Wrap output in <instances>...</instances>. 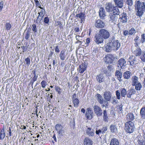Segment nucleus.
I'll return each instance as SVG.
<instances>
[{
    "label": "nucleus",
    "instance_id": "obj_1",
    "mask_svg": "<svg viewBox=\"0 0 145 145\" xmlns=\"http://www.w3.org/2000/svg\"><path fill=\"white\" fill-rule=\"evenodd\" d=\"M135 7L138 10L136 15L139 17L141 16L144 13V11H145V2L136 1L135 2Z\"/></svg>",
    "mask_w": 145,
    "mask_h": 145
},
{
    "label": "nucleus",
    "instance_id": "obj_2",
    "mask_svg": "<svg viewBox=\"0 0 145 145\" xmlns=\"http://www.w3.org/2000/svg\"><path fill=\"white\" fill-rule=\"evenodd\" d=\"M120 13L118 7L117 6L115 7L112 12L109 14L108 16L110 20L115 23L117 20L118 18V16L119 15Z\"/></svg>",
    "mask_w": 145,
    "mask_h": 145
},
{
    "label": "nucleus",
    "instance_id": "obj_3",
    "mask_svg": "<svg viewBox=\"0 0 145 145\" xmlns=\"http://www.w3.org/2000/svg\"><path fill=\"white\" fill-rule=\"evenodd\" d=\"M135 129L134 123L131 121H128L125 124L124 130L126 132L131 133L134 131Z\"/></svg>",
    "mask_w": 145,
    "mask_h": 145
},
{
    "label": "nucleus",
    "instance_id": "obj_4",
    "mask_svg": "<svg viewBox=\"0 0 145 145\" xmlns=\"http://www.w3.org/2000/svg\"><path fill=\"white\" fill-rule=\"evenodd\" d=\"M55 128L59 137L61 138L65 135V130L64 127L60 124H56Z\"/></svg>",
    "mask_w": 145,
    "mask_h": 145
},
{
    "label": "nucleus",
    "instance_id": "obj_5",
    "mask_svg": "<svg viewBox=\"0 0 145 145\" xmlns=\"http://www.w3.org/2000/svg\"><path fill=\"white\" fill-rule=\"evenodd\" d=\"M111 44L112 46L113 50L116 51L120 48V44L118 40H115V38L113 37L109 39Z\"/></svg>",
    "mask_w": 145,
    "mask_h": 145
},
{
    "label": "nucleus",
    "instance_id": "obj_6",
    "mask_svg": "<svg viewBox=\"0 0 145 145\" xmlns=\"http://www.w3.org/2000/svg\"><path fill=\"white\" fill-rule=\"evenodd\" d=\"M99 33L105 39L108 38L110 36L109 32L105 29H101L99 31Z\"/></svg>",
    "mask_w": 145,
    "mask_h": 145
},
{
    "label": "nucleus",
    "instance_id": "obj_7",
    "mask_svg": "<svg viewBox=\"0 0 145 145\" xmlns=\"http://www.w3.org/2000/svg\"><path fill=\"white\" fill-rule=\"evenodd\" d=\"M95 26L97 28L102 29L105 27V25L104 22L100 19H98L95 20Z\"/></svg>",
    "mask_w": 145,
    "mask_h": 145
},
{
    "label": "nucleus",
    "instance_id": "obj_8",
    "mask_svg": "<svg viewBox=\"0 0 145 145\" xmlns=\"http://www.w3.org/2000/svg\"><path fill=\"white\" fill-rule=\"evenodd\" d=\"M93 108L94 112L98 117L101 116L102 115L103 110L100 107L96 105H95Z\"/></svg>",
    "mask_w": 145,
    "mask_h": 145
},
{
    "label": "nucleus",
    "instance_id": "obj_9",
    "mask_svg": "<svg viewBox=\"0 0 145 145\" xmlns=\"http://www.w3.org/2000/svg\"><path fill=\"white\" fill-rule=\"evenodd\" d=\"M115 59V57L113 55L108 54L105 56L104 60L107 63H112Z\"/></svg>",
    "mask_w": 145,
    "mask_h": 145
},
{
    "label": "nucleus",
    "instance_id": "obj_10",
    "mask_svg": "<svg viewBox=\"0 0 145 145\" xmlns=\"http://www.w3.org/2000/svg\"><path fill=\"white\" fill-rule=\"evenodd\" d=\"M94 38V40L95 42L97 44H101L103 42L104 39L99 33L95 34Z\"/></svg>",
    "mask_w": 145,
    "mask_h": 145
},
{
    "label": "nucleus",
    "instance_id": "obj_11",
    "mask_svg": "<svg viewBox=\"0 0 145 145\" xmlns=\"http://www.w3.org/2000/svg\"><path fill=\"white\" fill-rule=\"evenodd\" d=\"M117 65L119 67H120L121 69H123L127 65L126 61L125 59L123 58H120L118 60Z\"/></svg>",
    "mask_w": 145,
    "mask_h": 145
},
{
    "label": "nucleus",
    "instance_id": "obj_12",
    "mask_svg": "<svg viewBox=\"0 0 145 145\" xmlns=\"http://www.w3.org/2000/svg\"><path fill=\"white\" fill-rule=\"evenodd\" d=\"M115 7L111 3H107L105 5V9L107 12H112Z\"/></svg>",
    "mask_w": 145,
    "mask_h": 145
},
{
    "label": "nucleus",
    "instance_id": "obj_13",
    "mask_svg": "<svg viewBox=\"0 0 145 145\" xmlns=\"http://www.w3.org/2000/svg\"><path fill=\"white\" fill-rule=\"evenodd\" d=\"M94 113L93 110L90 108H87L86 113V115L88 119H91L93 117Z\"/></svg>",
    "mask_w": 145,
    "mask_h": 145
},
{
    "label": "nucleus",
    "instance_id": "obj_14",
    "mask_svg": "<svg viewBox=\"0 0 145 145\" xmlns=\"http://www.w3.org/2000/svg\"><path fill=\"white\" fill-rule=\"evenodd\" d=\"M120 23H124L127 22L128 20L127 16L126 14L123 13L120 17Z\"/></svg>",
    "mask_w": 145,
    "mask_h": 145
},
{
    "label": "nucleus",
    "instance_id": "obj_15",
    "mask_svg": "<svg viewBox=\"0 0 145 145\" xmlns=\"http://www.w3.org/2000/svg\"><path fill=\"white\" fill-rule=\"evenodd\" d=\"M131 65L133 66L137 63V61L136 57L134 56H130L129 59V61Z\"/></svg>",
    "mask_w": 145,
    "mask_h": 145
},
{
    "label": "nucleus",
    "instance_id": "obj_16",
    "mask_svg": "<svg viewBox=\"0 0 145 145\" xmlns=\"http://www.w3.org/2000/svg\"><path fill=\"white\" fill-rule=\"evenodd\" d=\"M116 6L120 8L123 7V0H113Z\"/></svg>",
    "mask_w": 145,
    "mask_h": 145
},
{
    "label": "nucleus",
    "instance_id": "obj_17",
    "mask_svg": "<svg viewBox=\"0 0 145 145\" xmlns=\"http://www.w3.org/2000/svg\"><path fill=\"white\" fill-rule=\"evenodd\" d=\"M86 133L89 137H93L95 134V131L90 127H88L86 130Z\"/></svg>",
    "mask_w": 145,
    "mask_h": 145
},
{
    "label": "nucleus",
    "instance_id": "obj_18",
    "mask_svg": "<svg viewBox=\"0 0 145 145\" xmlns=\"http://www.w3.org/2000/svg\"><path fill=\"white\" fill-rule=\"evenodd\" d=\"M99 15L100 18L102 19H104L106 16L105 11V9L103 7H101L99 10Z\"/></svg>",
    "mask_w": 145,
    "mask_h": 145
},
{
    "label": "nucleus",
    "instance_id": "obj_19",
    "mask_svg": "<svg viewBox=\"0 0 145 145\" xmlns=\"http://www.w3.org/2000/svg\"><path fill=\"white\" fill-rule=\"evenodd\" d=\"M105 51L106 52H111L113 50L112 46L109 40V42L105 46Z\"/></svg>",
    "mask_w": 145,
    "mask_h": 145
},
{
    "label": "nucleus",
    "instance_id": "obj_20",
    "mask_svg": "<svg viewBox=\"0 0 145 145\" xmlns=\"http://www.w3.org/2000/svg\"><path fill=\"white\" fill-rule=\"evenodd\" d=\"M104 97L107 101H110L112 96L111 93L109 91H105L104 94Z\"/></svg>",
    "mask_w": 145,
    "mask_h": 145
},
{
    "label": "nucleus",
    "instance_id": "obj_21",
    "mask_svg": "<svg viewBox=\"0 0 145 145\" xmlns=\"http://www.w3.org/2000/svg\"><path fill=\"white\" fill-rule=\"evenodd\" d=\"M76 17L81 20V23L84 22L85 20V12H80L76 15Z\"/></svg>",
    "mask_w": 145,
    "mask_h": 145
},
{
    "label": "nucleus",
    "instance_id": "obj_22",
    "mask_svg": "<svg viewBox=\"0 0 145 145\" xmlns=\"http://www.w3.org/2000/svg\"><path fill=\"white\" fill-rule=\"evenodd\" d=\"M87 65L85 64L84 65L83 63L81 65H80L79 66L78 70L79 69V71L81 73H83L86 69Z\"/></svg>",
    "mask_w": 145,
    "mask_h": 145
},
{
    "label": "nucleus",
    "instance_id": "obj_23",
    "mask_svg": "<svg viewBox=\"0 0 145 145\" xmlns=\"http://www.w3.org/2000/svg\"><path fill=\"white\" fill-rule=\"evenodd\" d=\"M93 142L89 138L86 137L84 140V145H92Z\"/></svg>",
    "mask_w": 145,
    "mask_h": 145
},
{
    "label": "nucleus",
    "instance_id": "obj_24",
    "mask_svg": "<svg viewBox=\"0 0 145 145\" xmlns=\"http://www.w3.org/2000/svg\"><path fill=\"white\" fill-rule=\"evenodd\" d=\"M128 93H127V97L130 98L131 97L132 95L135 93L136 91L135 90V89L133 88H131L130 90H128Z\"/></svg>",
    "mask_w": 145,
    "mask_h": 145
},
{
    "label": "nucleus",
    "instance_id": "obj_25",
    "mask_svg": "<svg viewBox=\"0 0 145 145\" xmlns=\"http://www.w3.org/2000/svg\"><path fill=\"white\" fill-rule=\"evenodd\" d=\"M109 129L110 132L112 133H116L117 132L118 129L116 125H111L110 126Z\"/></svg>",
    "mask_w": 145,
    "mask_h": 145
},
{
    "label": "nucleus",
    "instance_id": "obj_26",
    "mask_svg": "<svg viewBox=\"0 0 145 145\" xmlns=\"http://www.w3.org/2000/svg\"><path fill=\"white\" fill-rule=\"evenodd\" d=\"M126 118L128 121H131L135 119L134 114L131 113H129L126 115Z\"/></svg>",
    "mask_w": 145,
    "mask_h": 145
},
{
    "label": "nucleus",
    "instance_id": "obj_27",
    "mask_svg": "<svg viewBox=\"0 0 145 145\" xmlns=\"http://www.w3.org/2000/svg\"><path fill=\"white\" fill-rule=\"evenodd\" d=\"M65 50H62L61 51L59 55V57L60 59L63 60L65 59L66 57V55L65 54Z\"/></svg>",
    "mask_w": 145,
    "mask_h": 145
},
{
    "label": "nucleus",
    "instance_id": "obj_28",
    "mask_svg": "<svg viewBox=\"0 0 145 145\" xmlns=\"http://www.w3.org/2000/svg\"><path fill=\"white\" fill-rule=\"evenodd\" d=\"M110 145H119L118 140L115 138L111 139Z\"/></svg>",
    "mask_w": 145,
    "mask_h": 145
},
{
    "label": "nucleus",
    "instance_id": "obj_29",
    "mask_svg": "<svg viewBox=\"0 0 145 145\" xmlns=\"http://www.w3.org/2000/svg\"><path fill=\"white\" fill-rule=\"evenodd\" d=\"M138 78L136 76H134L132 79V85L133 86L139 82L138 81Z\"/></svg>",
    "mask_w": 145,
    "mask_h": 145
},
{
    "label": "nucleus",
    "instance_id": "obj_30",
    "mask_svg": "<svg viewBox=\"0 0 145 145\" xmlns=\"http://www.w3.org/2000/svg\"><path fill=\"white\" fill-rule=\"evenodd\" d=\"M96 96L97 97V100L99 103L100 104H103V103L104 100L102 96L99 94H97Z\"/></svg>",
    "mask_w": 145,
    "mask_h": 145
},
{
    "label": "nucleus",
    "instance_id": "obj_31",
    "mask_svg": "<svg viewBox=\"0 0 145 145\" xmlns=\"http://www.w3.org/2000/svg\"><path fill=\"white\" fill-rule=\"evenodd\" d=\"M115 76H117L118 79L120 82L122 80L121 78L122 76V73L121 72L118 70L116 71L115 73Z\"/></svg>",
    "mask_w": 145,
    "mask_h": 145
},
{
    "label": "nucleus",
    "instance_id": "obj_32",
    "mask_svg": "<svg viewBox=\"0 0 145 145\" xmlns=\"http://www.w3.org/2000/svg\"><path fill=\"white\" fill-rule=\"evenodd\" d=\"M103 77H104L102 75L99 74L97 76L96 78L97 81L100 83L103 82Z\"/></svg>",
    "mask_w": 145,
    "mask_h": 145
},
{
    "label": "nucleus",
    "instance_id": "obj_33",
    "mask_svg": "<svg viewBox=\"0 0 145 145\" xmlns=\"http://www.w3.org/2000/svg\"><path fill=\"white\" fill-rule=\"evenodd\" d=\"M103 119L106 122L108 121V116L107 111L106 110H105L103 111Z\"/></svg>",
    "mask_w": 145,
    "mask_h": 145
},
{
    "label": "nucleus",
    "instance_id": "obj_34",
    "mask_svg": "<svg viewBox=\"0 0 145 145\" xmlns=\"http://www.w3.org/2000/svg\"><path fill=\"white\" fill-rule=\"evenodd\" d=\"M135 54L136 56H139L141 54V50L139 48H137L136 50L134 51Z\"/></svg>",
    "mask_w": 145,
    "mask_h": 145
},
{
    "label": "nucleus",
    "instance_id": "obj_35",
    "mask_svg": "<svg viewBox=\"0 0 145 145\" xmlns=\"http://www.w3.org/2000/svg\"><path fill=\"white\" fill-rule=\"evenodd\" d=\"M130 74L131 72L129 71H126L124 73L123 76L124 78L128 79L130 77Z\"/></svg>",
    "mask_w": 145,
    "mask_h": 145
},
{
    "label": "nucleus",
    "instance_id": "obj_36",
    "mask_svg": "<svg viewBox=\"0 0 145 145\" xmlns=\"http://www.w3.org/2000/svg\"><path fill=\"white\" fill-rule=\"evenodd\" d=\"M137 141L138 145H145V140L142 138H139Z\"/></svg>",
    "mask_w": 145,
    "mask_h": 145
},
{
    "label": "nucleus",
    "instance_id": "obj_37",
    "mask_svg": "<svg viewBox=\"0 0 145 145\" xmlns=\"http://www.w3.org/2000/svg\"><path fill=\"white\" fill-rule=\"evenodd\" d=\"M5 136V133L4 132V129L3 128L1 131L0 133V138L1 140H3Z\"/></svg>",
    "mask_w": 145,
    "mask_h": 145
},
{
    "label": "nucleus",
    "instance_id": "obj_38",
    "mask_svg": "<svg viewBox=\"0 0 145 145\" xmlns=\"http://www.w3.org/2000/svg\"><path fill=\"white\" fill-rule=\"evenodd\" d=\"M134 86H135V89L137 90L138 91L140 90L142 87V86L140 82L137 83Z\"/></svg>",
    "mask_w": 145,
    "mask_h": 145
},
{
    "label": "nucleus",
    "instance_id": "obj_39",
    "mask_svg": "<svg viewBox=\"0 0 145 145\" xmlns=\"http://www.w3.org/2000/svg\"><path fill=\"white\" fill-rule=\"evenodd\" d=\"M72 101L74 104V106L75 107H77L78 106V104L79 103V101L78 99L76 98L72 100Z\"/></svg>",
    "mask_w": 145,
    "mask_h": 145
},
{
    "label": "nucleus",
    "instance_id": "obj_40",
    "mask_svg": "<svg viewBox=\"0 0 145 145\" xmlns=\"http://www.w3.org/2000/svg\"><path fill=\"white\" fill-rule=\"evenodd\" d=\"M127 91L124 88H122L121 90V95L123 97H125V95L127 94Z\"/></svg>",
    "mask_w": 145,
    "mask_h": 145
},
{
    "label": "nucleus",
    "instance_id": "obj_41",
    "mask_svg": "<svg viewBox=\"0 0 145 145\" xmlns=\"http://www.w3.org/2000/svg\"><path fill=\"white\" fill-rule=\"evenodd\" d=\"M44 15H41L40 17H37L36 20V23H39L40 24L41 23V20H42V18H43Z\"/></svg>",
    "mask_w": 145,
    "mask_h": 145
},
{
    "label": "nucleus",
    "instance_id": "obj_42",
    "mask_svg": "<svg viewBox=\"0 0 145 145\" xmlns=\"http://www.w3.org/2000/svg\"><path fill=\"white\" fill-rule=\"evenodd\" d=\"M55 89L58 92L59 94H60L61 93L62 89L59 87L57 86H55Z\"/></svg>",
    "mask_w": 145,
    "mask_h": 145
},
{
    "label": "nucleus",
    "instance_id": "obj_43",
    "mask_svg": "<svg viewBox=\"0 0 145 145\" xmlns=\"http://www.w3.org/2000/svg\"><path fill=\"white\" fill-rule=\"evenodd\" d=\"M31 33V29H27L26 34L25 37V38L26 40H27L30 36V34Z\"/></svg>",
    "mask_w": 145,
    "mask_h": 145
},
{
    "label": "nucleus",
    "instance_id": "obj_44",
    "mask_svg": "<svg viewBox=\"0 0 145 145\" xmlns=\"http://www.w3.org/2000/svg\"><path fill=\"white\" fill-rule=\"evenodd\" d=\"M5 27L6 30H9L11 28V26L9 23L7 22L5 24Z\"/></svg>",
    "mask_w": 145,
    "mask_h": 145
},
{
    "label": "nucleus",
    "instance_id": "obj_45",
    "mask_svg": "<svg viewBox=\"0 0 145 145\" xmlns=\"http://www.w3.org/2000/svg\"><path fill=\"white\" fill-rule=\"evenodd\" d=\"M129 31V35H132L133 34L135 33V30L133 28H132Z\"/></svg>",
    "mask_w": 145,
    "mask_h": 145
},
{
    "label": "nucleus",
    "instance_id": "obj_46",
    "mask_svg": "<svg viewBox=\"0 0 145 145\" xmlns=\"http://www.w3.org/2000/svg\"><path fill=\"white\" fill-rule=\"evenodd\" d=\"M126 3L129 6H131L133 4V0H126Z\"/></svg>",
    "mask_w": 145,
    "mask_h": 145
},
{
    "label": "nucleus",
    "instance_id": "obj_47",
    "mask_svg": "<svg viewBox=\"0 0 145 145\" xmlns=\"http://www.w3.org/2000/svg\"><path fill=\"white\" fill-rule=\"evenodd\" d=\"M116 95L117 99H120V93L119 90H117L116 91Z\"/></svg>",
    "mask_w": 145,
    "mask_h": 145
},
{
    "label": "nucleus",
    "instance_id": "obj_48",
    "mask_svg": "<svg viewBox=\"0 0 145 145\" xmlns=\"http://www.w3.org/2000/svg\"><path fill=\"white\" fill-rule=\"evenodd\" d=\"M140 58L142 61L145 62V53H143L141 55Z\"/></svg>",
    "mask_w": 145,
    "mask_h": 145
},
{
    "label": "nucleus",
    "instance_id": "obj_49",
    "mask_svg": "<svg viewBox=\"0 0 145 145\" xmlns=\"http://www.w3.org/2000/svg\"><path fill=\"white\" fill-rule=\"evenodd\" d=\"M107 129V127L105 126L103 127L101 129V133L103 134L105 133Z\"/></svg>",
    "mask_w": 145,
    "mask_h": 145
},
{
    "label": "nucleus",
    "instance_id": "obj_50",
    "mask_svg": "<svg viewBox=\"0 0 145 145\" xmlns=\"http://www.w3.org/2000/svg\"><path fill=\"white\" fill-rule=\"evenodd\" d=\"M25 60L26 62V64L29 66L30 64V60L29 58L28 57L25 59Z\"/></svg>",
    "mask_w": 145,
    "mask_h": 145
},
{
    "label": "nucleus",
    "instance_id": "obj_51",
    "mask_svg": "<svg viewBox=\"0 0 145 145\" xmlns=\"http://www.w3.org/2000/svg\"><path fill=\"white\" fill-rule=\"evenodd\" d=\"M140 41L142 43L145 41V34H143L141 35V39Z\"/></svg>",
    "mask_w": 145,
    "mask_h": 145
},
{
    "label": "nucleus",
    "instance_id": "obj_52",
    "mask_svg": "<svg viewBox=\"0 0 145 145\" xmlns=\"http://www.w3.org/2000/svg\"><path fill=\"white\" fill-rule=\"evenodd\" d=\"M40 84L42 87L43 88H44L46 85V82L44 80H42Z\"/></svg>",
    "mask_w": 145,
    "mask_h": 145
},
{
    "label": "nucleus",
    "instance_id": "obj_53",
    "mask_svg": "<svg viewBox=\"0 0 145 145\" xmlns=\"http://www.w3.org/2000/svg\"><path fill=\"white\" fill-rule=\"evenodd\" d=\"M32 30L35 32H37V29L36 28V26L35 24H33L32 25Z\"/></svg>",
    "mask_w": 145,
    "mask_h": 145
},
{
    "label": "nucleus",
    "instance_id": "obj_54",
    "mask_svg": "<svg viewBox=\"0 0 145 145\" xmlns=\"http://www.w3.org/2000/svg\"><path fill=\"white\" fill-rule=\"evenodd\" d=\"M49 21V19L48 17L44 18V22L46 24H48Z\"/></svg>",
    "mask_w": 145,
    "mask_h": 145
},
{
    "label": "nucleus",
    "instance_id": "obj_55",
    "mask_svg": "<svg viewBox=\"0 0 145 145\" xmlns=\"http://www.w3.org/2000/svg\"><path fill=\"white\" fill-rule=\"evenodd\" d=\"M107 69L110 71H112L114 69V67L112 65H109L107 67Z\"/></svg>",
    "mask_w": 145,
    "mask_h": 145
},
{
    "label": "nucleus",
    "instance_id": "obj_56",
    "mask_svg": "<svg viewBox=\"0 0 145 145\" xmlns=\"http://www.w3.org/2000/svg\"><path fill=\"white\" fill-rule=\"evenodd\" d=\"M4 2L2 1L0 2V12L2 11V9L3 7Z\"/></svg>",
    "mask_w": 145,
    "mask_h": 145
},
{
    "label": "nucleus",
    "instance_id": "obj_57",
    "mask_svg": "<svg viewBox=\"0 0 145 145\" xmlns=\"http://www.w3.org/2000/svg\"><path fill=\"white\" fill-rule=\"evenodd\" d=\"M107 101L106 99H105V100H103V103L106 105V108H107L108 106V101Z\"/></svg>",
    "mask_w": 145,
    "mask_h": 145
},
{
    "label": "nucleus",
    "instance_id": "obj_58",
    "mask_svg": "<svg viewBox=\"0 0 145 145\" xmlns=\"http://www.w3.org/2000/svg\"><path fill=\"white\" fill-rule=\"evenodd\" d=\"M91 50L92 51H93V52L96 53L98 51V49L97 48H91Z\"/></svg>",
    "mask_w": 145,
    "mask_h": 145
},
{
    "label": "nucleus",
    "instance_id": "obj_59",
    "mask_svg": "<svg viewBox=\"0 0 145 145\" xmlns=\"http://www.w3.org/2000/svg\"><path fill=\"white\" fill-rule=\"evenodd\" d=\"M62 23H61V22L57 21L55 22V26H58L61 24Z\"/></svg>",
    "mask_w": 145,
    "mask_h": 145
},
{
    "label": "nucleus",
    "instance_id": "obj_60",
    "mask_svg": "<svg viewBox=\"0 0 145 145\" xmlns=\"http://www.w3.org/2000/svg\"><path fill=\"white\" fill-rule=\"evenodd\" d=\"M37 77H38L37 75H34V76L32 78V80L35 82L37 80Z\"/></svg>",
    "mask_w": 145,
    "mask_h": 145
},
{
    "label": "nucleus",
    "instance_id": "obj_61",
    "mask_svg": "<svg viewBox=\"0 0 145 145\" xmlns=\"http://www.w3.org/2000/svg\"><path fill=\"white\" fill-rule=\"evenodd\" d=\"M21 47L23 50V52H24L26 51L27 48V47L26 46H21Z\"/></svg>",
    "mask_w": 145,
    "mask_h": 145
},
{
    "label": "nucleus",
    "instance_id": "obj_62",
    "mask_svg": "<svg viewBox=\"0 0 145 145\" xmlns=\"http://www.w3.org/2000/svg\"><path fill=\"white\" fill-rule=\"evenodd\" d=\"M123 34L125 36H126L128 35H129V31H128L125 30L123 32Z\"/></svg>",
    "mask_w": 145,
    "mask_h": 145
},
{
    "label": "nucleus",
    "instance_id": "obj_63",
    "mask_svg": "<svg viewBox=\"0 0 145 145\" xmlns=\"http://www.w3.org/2000/svg\"><path fill=\"white\" fill-rule=\"evenodd\" d=\"M55 52L56 53H59V52L60 51L58 48V46H56V47L55 48Z\"/></svg>",
    "mask_w": 145,
    "mask_h": 145
},
{
    "label": "nucleus",
    "instance_id": "obj_64",
    "mask_svg": "<svg viewBox=\"0 0 145 145\" xmlns=\"http://www.w3.org/2000/svg\"><path fill=\"white\" fill-rule=\"evenodd\" d=\"M118 101L117 100L114 99L113 100L112 103L113 105H115L118 103Z\"/></svg>",
    "mask_w": 145,
    "mask_h": 145
}]
</instances>
